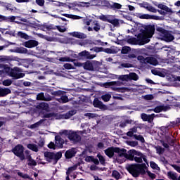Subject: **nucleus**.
I'll list each match as a JSON object with an SVG mask.
<instances>
[{
    "instance_id": "obj_4",
    "label": "nucleus",
    "mask_w": 180,
    "mask_h": 180,
    "mask_svg": "<svg viewBox=\"0 0 180 180\" xmlns=\"http://www.w3.org/2000/svg\"><path fill=\"white\" fill-rule=\"evenodd\" d=\"M115 153H117V161H120V162H123L124 161H126V160H129V158L130 157L129 153L130 150L120 148H115Z\"/></svg>"
},
{
    "instance_id": "obj_37",
    "label": "nucleus",
    "mask_w": 180,
    "mask_h": 180,
    "mask_svg": "<svg viewBox=\"0 0 180 180\" xmlns=\"http://www.w3.org/2000/svg\"><path fill=\"white\" fill-rule=\"evenodd\" d=\"M65 94V91L58 90V91H52L51 92V95H53V96H62V95H64Z\"/></svg>"
},
{
    "instance_id": "obj_12",
    "label": "nucleus",
    "mask_w": 180,
    "mask_h": 180,
    "mask_svg": "<svg viewBox=\"0 0 180 180\" xmlns=\"http://www.w3.org/2000/svg\"><path fill=\"white\" fill-rule=\"evenodd\" d=\"M79 58H86L87 60H93L96 56L92 55L88 51H83L78 53Z\"/></svg>"
},
{
    "instance_id": "obj_38",
    "label": "nucleus",
    "mask_w": 180,
    "mask_h": 180,
    "mask_svg": "<svg viewBox=\"0 0 180 180\" xmlns=\"http://www.w3.org/2000/svg\"><path fill=\"white\" fill-rule=\"evenodd\" d=\"M77 168V165H74L68 168V170L66 172L67 176H70V174H72V172H74V171H75Z\"/></svg>"
},
{
    "instance_id": "obj_9",
    "label": "nucleus",
    "mask_w": 180,
    "mask_h": 180,
    "mask_svg": "<svg viewBox=\"0 0 180 180\" xmlns=\"http://www.w3.org/2000/svg\"><path fill=\"white\" fill-rule=\"evenodd\" d=\"M138 60L143 64H150V65H158V60L153 56L144 58L143 56H138Z\"/></svg>"
},
{
    "instance_id": "obj_51",
    "label": "nucleus",
    "mask_w": 180,
    "mask_h": 180,
    "mask_svg": "<svg viewBox=\"0 0 180 180\" xmlns=\"http://www.w3.org/2000/svg\"><path fill=\"white\" fill-rule=\"evenodd\" d=\"M134 139H135V140H138L139 141H141V143H144L145 141L144 137H143V136L141 135L134 134Z\"/></svg>"
},
{
    "instance_id": "obj_22",
    "label": "nucleus",
    "mask_w": 180,
    "mask_h": 180,
    "mask_svg": "<svg viewBox=\"0 0 180 180\" xmlns=\"http://www.w3.org/2000/svg\"><path fill=\"white\" fill-rule=\"evenodd\" d=\"M139 19H153L154 20H160V17L157 15H151L149 14H139Z\"/></svg>"
},
{
    "instance_id": "obj_59",
    "label": "nucleus",
    "mask_w": 180,
    "mask_h": 180,
    "mask_svg": "<svg viewBox=\"0 0 180 180\" xmlns=\"http://www.w3.org/2000/svg\"><path fill=\"white\" fill-rule=\"evenodd\" d=\"M130 47L129 46H124L122 48L121 53L122 54H127V53H129V51H130Z\"/></svg>"
},
{
    "instance_id": "obj_45",
    "label": "nucleus",
    "mask_w": 180,
    "mask_h": 180,
    "mask_svg": "<svg viewBox=\"0 0 180 180\" xmlns=\"http://www.w3.org/2000/svg\"><path fill=\"white\" fill-rule=\"evenodd\" d=\"M43 122H44V120H40L39 122L31 124L30 127V129H37V127H39V126H40V124H41V123H43Z\"/></svg>"
},
{
    "instance_id": "obj_30",
    "label": "nucleus",
    "mask_w": 180,
    "mask_h": 180,
    "mask_svg": "<svg viewBox=\"0 0 180 180\" xmlns=\"http://www.w3.org/2000/svg\"><path fill=\"white\" fill-rule=\"evenodd\" d=\"M27 148L34 151V153H39V146L34 143H29L27 145Z\"/></svg>"
},
{
    "instance_id": "obj_48",
    "label": "nucleus",
    "mask_w": 180,
    "mask_h": 180,
    "mask_svg": "<svg viewBox=\"0 0 180 180\" xmlns=\"http://www.w3.org/2000/svg\"><path fill=\"white\" fill-rule=\"evenodd\" d=\"M110 98H112L110 94H105L101 96V99H103L104 102H109L110 101Z\"/></svg>"
},
{
    "instance_id": "obj_63",
    "label": "nucleus",
    "mask_w": 180,
    "mask_h": 180,
    "mask_svg": "<svg viewBox=\"0 0 180 180\" xmlns=\"http://www.w3.org/2000/svg\"><path fill=\"white\" fill-rule=\"evenodd\" d=\"M95 26L93 27V30L95 32H99L101 30V25L98 22H96Z\"/></svg>"
},
{
    "instance_id": "obj_49",
    "label": "nucleus",
    "mask_w": 180,
    "mask_h": 180,
    "mask_svg": "<svg viewBox=\"0 0 180 180\" xmlns=\"http://www.w3.org/2000/svg\"><path fill=\"white\" fill-rule=\"evenodd\" d=\"M111 9H122V4L119 3H113L111 6Z\"/></svg>"
},
{
    "instance_id": "obj_20",
    "label": "nucleus",
    "mask_w": 180,
    "mask_h": 180,
    "mask_svg": "<svg viewBox=\"0 0 180 180\" xmlns=\"http://www.w3.org/2000/svg\"><path fill=\"white\" fill-rule=\"evenodd\" d=\"M116 148L110 147L104 150V153L107 157L109 158H112L113 155H115V153H116Z\"/></svg>"
},
{
    "instance_id": "obj_58",
    "label": "nucleus",
    "mask_w": 180,
    "mask_h": 180,
    "mask_svg": "<svg viewBox=\"0 0 180 180\" xmlns=\"http://www.w3.org/2000/svg\"><path fill=\"white\" fill-rule=\"evenodd\" d=\"M127 145L130 146L131 147H137L139 146V142L138 141H128Z\"/></svg>"
},
{
    "instance_id": "obj_26",
    "label": "nucleus",
    "mask_w": 180,
    "mask_h": 180,
    "mask_svg": "<svg viewBox=\"0 0 180 180\" xmlns=\"http://www.w3.org/2000/svg\"><path fill=\"white\" fill-rule=\"evenodd\" d=\"M83 68L84 70H87V71H94V65L89 60L83 63Z\"/></svg>"
},
{
    "instance_id": "obj_50",
    "label": "nucleus",
    "mask_w": 180,
    "mask_h": 180,
    "mask_svg": "<svg viewBox=\"0 0 180 180\" xmlns=\"http://www.w3.org/2000/svg\"><path fill=\"white\" fill-rule=\"evenodd\" d=\"M112 176L117 180L120 179V173L116 170L112 171Z\"/></svg>"
},
{
    "instance_id": "obj_44",
    "label": "nucleus",
    "mask_w": 180,
    "mask_h": 180,
    "mask_svg": "<svg viewBox=\"0 0 180 180\" xmlns=\"http://www.w3.org/2000/svg\"><path fill=\"white\" fill-rule=\"evenodd\" d=\"M18 36L21 37V39H25V40H29V35L22 31L18 32Z\"/></svg>"
},
{
    "instance_id": "obj_27",
    "label": "nucleus",
    "mask_w": 180,
    "mask_h": 180,
    "mask_svg": "<svg viewBox=\"0 0 180 180\" xmlns=\"http://www.w3.org/2000/svg\"><path fill=\"white\" fill-rule=\"evenodd\" d=\"M27 165H29V167H36V165H37V162H36V160H34L32 158L31 155H29L27 156Z\"/></svg>"
},
{
    "instance_id": "obj_47",
    "label": "nucleus",
    "mask_w": 180,
    "mask_h": 180,
    "mask_svg": "<svg viewBox=\"0 0 180 180\" xmlns=\"http://www.w3.org/2000/svg\"><path fill=\"white\" fill-rule=\"evenodd\" d=\"M108 23H111V25H114L115 27L119 26V20L118 19H110L108 20Z\"/></svg>"
},
{
    "instance_id": "obj_62",
    "label": "nucleus",
    "mask_w": 180,
    "mask_h": 180,
    "mask_svg": "<svg viewBox=\"0 0 180 180\" xmlns=\"http://www.w3.org/2000/svg\"><path fill=\"white\" fill-rule=\"evenodd\" d=\"M3 85L4 86H10V85H12V80L11 79H6L3 82Z\"/></svg>"
},
{
    "instance_id": "obj_35",
    "label": "nucleus",
    "mask_w": 180,
    "mask_h": 180,
    "mask_svg": "<svg viewBox=\"0 0 180 180\" xmlns=\"http://www.w3.org/2000/svg\"><path fill=\"white\" fill-rule=\"evenodd\" d=\"M129 81H138L139 80V75L134 72H130L129 75Z\"/></svg>"
},
{
    "instance_id": "obj_40",
    "label": "nucleus",
    "mask_w": 180,
    "mask_h": 180,
    "mask_svg": "<svg viewBox=\"0 0 180 180\" xmlns=\"http://www.w3.org/2000/svg\"><path fill=\"white\" fill-rule=\"evenodd\" d=\"M59 61H61L62 63H72L73 61H75V59H71L69 57H61L59 58Z\"/></svg>"
},
{
    "instance_id": "obj_5",
    "label": "nucleus",
    "mask_w": 180,
    "mask_h": 180,
    "mask_svg": "<svg viewBox=\"0 0 180 180\" xmlns=\"http://www.w3.org/2000/svg\"><path fill=\"white\" fill-rule=\"evenodd\" d=\"M11 151H12V153H13V154L15 155H16V157H18V158H20V161H23L25 159V147H23L22 145L18 144V145L15 146L11 150Z\"/></svg>"
},
{
    "instance_id": "obj_54",
    "label": "nucleus",
    "mask_w": 180,
    "mask_h": 180,
    "mask_svg": "<svg viewBox=\"0 0 180 180\" xmlns=\"http://www.w3.org/2000/svg\"><path fill=\"white\" fill-rule=\"evenodd\" d=\"M60 101L62 102V103H67L68 102V96L62 95L60 96Z\"/></svg>"
},
{
    "instance_id": "obj_33",
    "label": "nucleus",
    "mask_w": 180,
    "mask_h": 180,
    "mask_svg": "<svg viewBox=\"0 0 180 180\" xmlns=\"http://www.w3.org/2000/svg\"><path fill=\"white\" fill-rule=\"evenodd\" d=\"M156 6L159 9H162V11H165V12H172V10H171V8H169L168 6H167L162 4H159L156 5Z\"/></svg>"
},
{
    "instance_id": "obj_8",
    "label": "nucleus",
    "mask_w": 180,
    "mask_h": 180,
    "mask_svg": "<svg viewBox=\"0 0 180 180\" xmlns=\"http://www.w3.org/2000/svg\"><path fill=\"white\" fill-rule=\"evenodd\" d=\"M120 82H109L103 84L105 88H111L112 91H116V92H123L124 88H120Z\"/></svg>"
},
{
    "instance_id": "obj_6",
    "label": "nucleus",
    "mask_w": 180,
    "mask_h": 180,
    "mask_svg": "<svg viewBox=\"0 0 180 180\" xmlns=\"http://www.w3.org/2000/svg\"><path fill=\"white\" fill-rule=\"evenodd\" d=\"M144 170L141 165H131L128 167V171L132 174L134 178L139 176L141 171Z\"/></svg>"
},
{
    "instance_id": "obj_7",
    "label": "nucleus",
    "mask_w": 180,
    "mask_h": 180,
    "mask_svg": "<svg viewBox=\"0 0 180 180\" xmlns=\"http://www.w3.org/2000/svg\"><path fill=\"white\" fill-rule=\"evenodd\" d=\"M74 114L72 113H66V114H60V113H49L44 115V117H46L47 119L50 117H53V119H56V120H60L61 119H70L72 117Z\"/></svg>"
},
{
    "instance_id": "obj_42",
    "label": "nucleus",
    "mask_w": 180,
    "mask_h": 180,
    "mask_svg": "<svg viewBox=\"0 0 180 180\" xmlns=\"http://www.w3.org/2000/svg\"><path fill=\"white\" fill-rule=\"evenodd\" d=\"M141 6L142 8H145L146 9H147V11H149V12H152L153 13H157V9H155V8H154L153 6L146 7V6L141 5Z\"/></svg>"
},
{
    "instance_id": "obj_24",
    "label": "nucleus",
    "mask_w": 180,
    "mask_h": 180,
    "mask_svg": "<svg viewBox=\"0 0 180 180\" xmlns=\"http://www.w3.org/2000/svg\"><path fill=\"white\" fill-rule=\"evenodd\" d=\"M52 98L50 96H44V93H39L37 96V101H46V102H50Z\"/></svg>"
},
{
    "instance_id": "obj_52",
    "label": "nucleus",
    "mask_w": 180,
    "mask_h": 180,
    "mask_svg": "<svg viewBox=\"0 0 180 180\" xmlns=\"http://www.w3.org/2000/svg\"><path fill=\"white\" fill-rule=\"evenodd\" d=\"M97 157L98 158V162H100V163L102 165H105V162L106 161V160L105 159V158L101 155V154H98L97 155Z\"/></svg>"
},
{
    "instance_id": "obj_36",
    "label": "nucleus",
    "mask_w": 180,
    "mask_h": 180,
    "mask_svg": "<svg viewBox=\"0 0 180 180\" xmlns=\"http://www.w3.org/2000/svg\"><path fill=\"white\" fill-rule=\"evenodd\" d=\"M134 133H137V127H134L133 128H131L129 131L127 133V136L128 137H134Z\"/></svg>"
},
{
    "instance_id": "obj_15",
    "label": "nucleus",
    "mask_w": 180,
    "mask_h": 180,
    "mask_svg": "<svg viewBox=\"0 0 180 180\" xmlns=\"http://www.w3.org/2000/svg\"><path fill=\"white\" fill-rule=\"evenodd\" d=\"M25 47L27 49H33V47H37L39 46V41L36 40H29L24 43Z\"/></svg>"
},
{
    "instance_id": "obj_46",
    "label": "nucleus",
    "mask_w": 180,
    "mask_h": 180,
    "mask_svg": "<svg viewBox=\"0 0 180 180\" xmlns=\"http://www.w3.org/2000/svg\"><path fill=\"white\" fill-rule=\"evenodd\" d=\"M42 30H53L55 28L53 27V25H49L47 24H44L41 26Z\"/></svg>"
},
{
    "instance_id": "obj_57",
    "label": "nucleus",
    "mask_w": 180,
    "mask_h": 180,
    "mask_svg": "<svg viewBox=\"0 0 180 180\" xmlns=\"http://www.w3.org/2000/svg\"><path fill=\"white\" fill-rule=\"evenodd\" d=\"M98 19H100V20H102L103 22H108L110 18H108L106 15L102 14L101 15H100L98 17Z\"/></svg>"
},
{
    "instance_id": "obj_39",
    "label": "nucleus",
    "mask_w": 180,
    "mask_h": 180,
    "mask_svg": "<svg viewBox=\"0 0 180 180\" xmlns=\"http://www.w3.org/2000/svg\"><path fill=\"white\" fill-rule=\"evenodd\" d=\"M15 51L20 54H27V49L24 47L17 48Z\"/></svg>"
},
{
    "instance_id": "obj_29",
    "label": "nucleus",
    "mask_w": 180,
    "mask_h": 180,
    "mask_svg": "<svg viewBox=\"0 0 180 180\" xmlns=\"http://www.w3.org/2000/svg\"><path fill=\"white\" fill-rule=\"evenodd\" d=\"M0 68H1L6 74H8V75H11V72L12 71V69H11V67H9V65L5 64H0Z\"/></svg>"
},
{
    "instance_id": "obj_56",
    "label": "nucleus",
    "mask_w": 180,
    "mask_h": 180,
    "mask_svg": "<svg viewBox=\"0 0 180 180\" xmlns=\"http://www.w3.org/2000/svg\"><path fill=\"white\" fill-rule=\"evenodd\" d=\"M45 143H46V141H44V139L40 138V139L38 142L39 148H41L44 147Z\"/></svg>"
},
{
    "instance_id": "obj_55",
    "label": "nucleus",
    "mask_w": 180,
    "mask_h": 180,
    "mask_svg": "<svg viewBox=\"0 0 180 180\" xmlns=\"http://www.w3.org/2000/svg\"><path fill=\"white\" fill-rule=\"evenodd\" d=\"M91 51H95V53H102L103 51V48L102 47H94L91 49Z\"/></svg>"
},
{
    "instance_id": "obj_25",
    "label": "nucleus",
    "mask_w": 180,
    "mask_h": 180,
    "mask_svg": "<svg viewBox=\"0 0 180 180\" xmlns=\"http://www.w3.org/2000/svg\"><path fill=\"white\" fill-rule=\"evenodd\" d=\"M84 161H86V162H94L95 165H99V160L94 156H86Z\"/></svg>"
},
{
    "instance_id": "obj_53",
    "label": "nucleus",
    "mask_w": 180,
    "mask_h": 180,
    "mask_svg": "<svg viewBox=\"0 0 180 180\" xmlns=\"http://www.w3.org/2000/svg\"><path fill=\"white\" fill-rule=\"evenodd\" d=\"M119 79L120 81H129V75H120L119 77Z\"/></svg>"
},
{
    "instance_id": "obj_32",
    "label": "nucleus",
    "mask_w": 180,
    "mask_h": 180,
    "mask_svg": "<svg viewBox=\"0 0 180 180\" xmlns=\"http://www.w3.org/2000/svg\"><path fill=\"white\" fill-rule=\"evenodd\" d=\"M11 92L8 88L2 89L0 87V96H6V95L11 94Z\"/></svg>"
},
{
    "instance_id": "obj_61",
    "label": "nucleus",
    "mask_w": 180,
    "mask_h": 180,
    "mask_svg": "<svg viewBox=\"0 0 180 180\" xmlns=\"http://www.w3.org/2000/svg\"><path fill=\"white\" fill-rule=\"evenodd\" d=\"M63 67L65 70H74V66L71 63H65Z\"/></svg>"
},
{
    "instance_id": "obj_31",
    "label": "nucleus",
    "mask_w": 180,
    "mask_h": 180,
    "mask_svg": "<svg viewBox=\"0 0 180 180\" xmlns=\"http://www.w3.org/2000/svg\"><path fill=\"white\" fill-rule=\"evenodd\" d=\"M72 34L73 37H76L77 39H86V35L84 33L73 32Z\"/></svg>"
},
{
    "instance_id": "obj_28",
    "label": "nucleus",
    "mask_w": 180,
    "mask_h": 180,
    "mask_svg": "<svg viewBox=\"0 0 180 180\" xmlns=\"http://www.w3.org/2000/svg\"><path fill=\"white\" fill-rule=\"evenodd\" d=\"M16 20V17L14 15L6 17L5 15H2L1 22H13Z\"/></svg>"
},
{
    "instance_id": "obj_43",
    "label": "nucleus",
    "mask_w": 180,
    "mask_h": 180,
    "mask_svg": "<svg viewBox=\"0 0 180 180\" xmlns=\"http://www.w3.org/2000/svg\"><path fill=\"white\" fill-rule=\"evenodd\" d=\"M155 148L156 150L157 154H159V155L164 154V152L165 151V149L162 148V147L160 146H155Z\"/></svg>"
},
{
    "instance_id": "obj_11",
    "label": "nucleus",
    "mask_w": 180,
    "mask_h": 180,
    "mask_svg": "<svg viewBox=\"0 0 180 180\" xmlns=\"http://www.w3.org/2000/svg\"><path fill=\"white\" fill-rule=\"evenodd\" d=\"M93 105L94 108H98V109H101V110H106V109H108V106L103 104L102 101H99V98H94L93 101Z\"/></svg>"
},
{
    "instance_id": "obj_16",
    "label": "nucleus",
    "mask_w": 180,
    "mask_h": 180,
    "mask_svg": "<svg viewBox=\"0 0 180 180\" xmlns=\"http://www.w3.org/2000/svg\"><path fill=\"white\" fill-rule=\"evenodd\" d=\"M141 117L143 122H148L151 123L154 120V114L148 115L146 113H142Z\"/></svg>"
},
{
    "instance_id": "obj_2",
    "label": "nucleus",
    "mask_w": 180,
    "mask_h": 180,
    "mask_svg": "<svg viewBox=\"0 0 180 180\" xmlns=\"http://www.w3.org/2000/svg\"><path fill=\"white\" fill-rule=\"evenodd\" d=\"M44 156L47 162H52L53 165H56L61 157H63V153L61 151L58 153L45 152Z\"/></svg>"
},
{
    "instance_id": "obj_14",
    "label": "nucleus",
    "mask_w": 180,
    "mask_h": 180,
    "mask_svg": "<svg viewBox=\"0 0 180 180\" xmlns=\"http://www.w3.org/2000/svg\"><path fill=\"white\" fill-rule=\"evenodd\" d=\"M143 31L149 36H153L155 32V27L154 25H148L145 27V30Z\"/></svg>"
},
{
    "instance_id": "obj_17",
    "label": "nucleus",
    "mask_w": 180,
    "mask_h": 180,
    "mask_svg": "<svg viewBox=\"0 0 180 180\" xmlns=\"http://www.w3.org/2000/svg\"><path fill=\"white\" fill-rule=\"evenodd\" d=\"M75 154H77V148H72L65 152V157L68 159L72 158L75 157Z\"/></svg>"
},
{
    "instance_id": "obj_60",
    "label": "nucleus",
    "mask_w": 180,
    "mask_h": 180,
    "mask_svg": "<svg viewBox=\"0 0 180 180\" xmlns=\"http://www.w3.org/2000/svg\"><path fill=\"white\" fill-rule=\"evenodd\" d=\"M156 30H157V32H159V33L162 34V36L167 32V30L162 28V27H157Z\"/></svg>"
},
{
    "instance_id": "obj_41",
    "label": "nucleus",
    "mask_w": 180,
    "mask_h": 180,
    "mask_svg": "<svg viewBox=\"0 0 180 180\" xmlns=\"http://www.w3.org/2000/svg\"><path fill=\"white\" fill-rule=\"evenodd\" d=\"M167 176L170 179L173 180H178V175H176V173L172 172H169L167 173Z\"/></svg>"
},
{
    "instance_id": "obj_19",
    "label": "nucleus",
    "mask_w": 180,
    "mask_h": 180,
    "mask_svg": "<svg viewBox=\"0 0 180 180\" xmlns=\"http://www.w3.org/2000/svg\"><path fill=\"white\" fill-rule=\"evenodd\" d=\"M49 103L44 102L39 103L36 105V109H37L38 110H45L46 112H47L49 110Z\"/></svg>"
},
{
    "instance_id": "obj_34",
    "label": "nucleus",
    "mask_w": 180,
    "mask_h": 180,
    "mask_svg": "<svg viewBox=\"0 0 180 180\" xmlns=\"http://www.w3.org/2000/svg\"><path fill=\"white\" fill-rule=\"evenodd\" d=\"M127 43L129 44H132L134 46H136V44H140L139 43V40L137 39V38L136 37H132V38H129L127 40Z\"/></svg>"
},
{
    "instance_id": "obj_10",
    "label": "nucleus",
    "mask_w": 180,
    "mask_h": 180,
    "mask_svg": "<svg viewBox=\"0 0 180 180\" xmlns=\"http://www.w3.org/2000/svg\"><path fill=\"white\" fill-rule=\"evenodd\" d=\"M19 72H22V69L18 67H15L13 69H11L10 77H11L13 79H19L20 78H23V77H25L24 73Z\"/></svg>"
},
{
    "instance_id": "obj_64",
    "label": "nucleus",
    "mask_w": 180,
    "mask_h": 180,
    "mask_svg": "<svg viewBox=\"0 0 180 180\" xmlns=\"http://www.w3.org/2000/svg\"><path fill=\"white\" fill-rule=\"evenodd\" d=\"M35 2L39 6H44V0H35Z\"/></svg>"
},
{
    "instance_id": "obj_1",
    "label": "nucleus",
    "mask_w": 180,
    "mask_h": 180,
    "mask_svg": "<svg viewBox=\"0 0 180 180\" xmlns=\"http://www.w3.org/2000/svg\"><path fill=\"white\" fill-rule=\"evenodd\" d=\"M143 160L144 162L147 164V156L141 152L137 151L134 149L129 150V161H135V162L141 164V162H143Z\"/></svg>"
},
{
    "instance_id": "obj_18",
    "label": "nucleus",
    "mask_w": 180,
    "mask_h": 180,
    "mask_svg": "<svg viewBox=\"0 0 180 180\" xmlns=\"http://www.w3.org/2000/svg\"><path fill=\"white\" fill-rule=\"evenodd\" d=\"M170 108L168 105H158L157 107L155 108V109L153 110V112H155V113H160L161 112H167V110H169Z\"/></svg>"
},
{
    "instance_id": "obj_21",
    "label": "nucleus",
    "mask_w": 180,
    "mask_h": 180,
    "mask_svg": "<svg viewBox=\"0 0 180 180\" xmlns=\"http://www.w3.org/2000/svg\"><path fill=\"white\" fill-rule=\"evenodd\" d=\"M162 37L165 41L167 42L172 41L174 39V35H172V34H171L168 30H166V32L162 34Z\"/></svg>"
},
{
    "instance_id": "obj_3",
    "label": "nucleus",
    "mask_w": 180,
    "mask_h": 180,
    "mask_svg": "<svg viewBox=\"0 0 180 180\" xmlns=\"http://www.w3.org/2000/svg\"><path fill=\"white\" fill-rule=\"evenodd\" d=\"M59 134L60 136H66L68 139H69L70 141H73V143L81 141V136H79L77 131L72 130H61Z\"/></svg>"
},
{
    "instance_id": "obj_23",
    "label": "nucleus",
    "mask_w": 180,
    "mask_h": 180,
    "mask_svg": "<svg viewBox=\"0 0 180 180\" xmlns=\"http://www.w3.org/2000/svg\"><path fill=\"white\" fill-rule=\"evenodd\" d=\"M147 34L143 30H141V33L138 34L137 40H139V43L141 44H144V40H146V37Z\"/></svg>"
},
{
    "instance_id": "obj_13",
    "label": "nucleus",
    "mask_w": 180,
    "mask_h": 180,
    "mask_svg": "<svg viewBox=\"0 0 180 180\" xmlns=\"http://www.w3.org/2000/svg\"><path fill=\"white\" fill-rule=\"evenodd\" d=\"M61 136L63 135H56L55 136V144L56 146L58 148H63V147H64V139H63V138H61Z\"/></svg>"
}]
</instances>
